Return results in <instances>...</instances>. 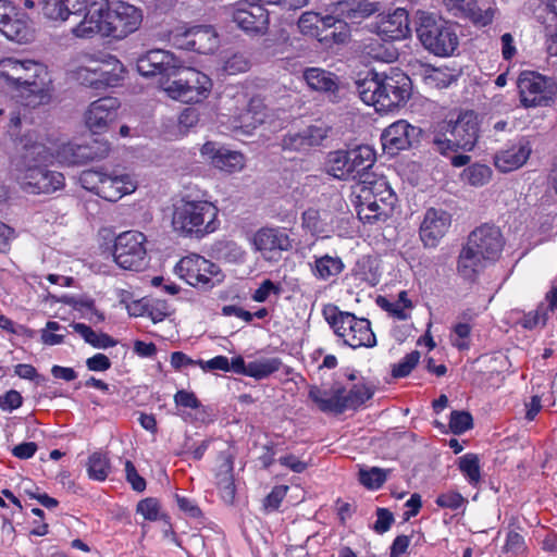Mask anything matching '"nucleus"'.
Segmentation results:
<instances>
[{"label":"nucleus","instance_id":"5","mask_svg":"<svg viewBox=\"0 0 557 557\" xmlns=\"http://www.w3.org/2000/svg\"><path fill=\"white\" fill-rule=\"evenodd\" d=\"M218 215L219 209L213 202L187 196L174 205L172 226L182 236L202 238L218 230Z\"/></svg>","mask_w":557,"mask_h":557},{"label":"nucleus","instance_id":"19","mask_svg":"<svg viewBox=\"0 0 557 557\" xmlns=\"http://www.w3.org/2000/svg\"><path fill=\"white\" fill-rule=\"evenodd\" d=\"M421 134L420 127L413 126L405 120H398L383 131L381 135L383 149L388 154L395 156L417 144Z\"/></svg>","mask_w":557,"mask_h":557},{"label":"nucleus","instance_id":"13","mask_svg":"<svg viewBox=\"0 0 557 557\" xmlns=\"http://www.w3.org/2000/svg\"><path fill=\"white\" fill-rule=\"evenodd\" d=\"M169 40L178 49L212 53L219 47V35L211 25H178L169 32Z\"/></svg>","mask_w":557,"mask_h":557},{"label":"nucleus","instance_id":"60","mask_svg":"<svg viewBox=\"0 0 557 557\" xmlns=\"http://www.w3.org/2000/svg\"><path fill=\"white\" fill-rule=\"evenodd\" d=\"M174 403L177 407L189 409H198L201 406V403L197 398L196 394L186 389H180L176 392L174 395Z\"/></svg>","mask_w":557,"mask_h":557},{"label":"nucleus","instance_id":"62","mask_svg":"<svg viewBox=\"0 0 557 557\" xmlns=\"http://www.w3.org/2000/svg\"><path fill=\"white\" fill-rule=\"evenodd\" d=\"M125 473H126V480L132 485L134 491H136V492L145 491L146 481L141 475H139L134 463L131 460H126V462H125Z\"/></svg>","mask_w":557,"mask_h":557},{"label":"nucleus","instance_id":"32","mask_svg":"<svg viewBox=\"0 0 557 557\" xmlns=\"http://www.w3.org/2000/svg\"><path fill=\"white\" fill-rule=\"evenodd\" d=\"M50 148L52 152L51 159H55L59 163L66 165L84 164L96 158L91 147L87 145L62 143L55 148Z\"/></svg>","mask_w":557,"mask_h":557},{"label":"nucleus","instance_id":"38","mask_svg":"<svg viewBox=\"0 0 557 557\" xmlns=\"http://www.w3.org/2000/svg\"><path fill=\"white\" fill-rule=\"evenodd\" d=\"M326 172L337 180L356 182L348 150L330 152L326 161Z\"/></svg>","mask_w":557,"mask_h":557},{"label":"nucleus","instance_id":"63","mask_svg":"<svg viewBox=\"0 0 557 557\" xmlns=\"http://www.w3.org/2000/svg\"><path fill=\"white\" fill-rule=\"evenodd\" d=\"M272 293L278 295L281 293V287L274 284L271 280H264L252 294V299L258 302H263Z\"/></svg>","mask_w":557,"mask_h":557},{"label":"nucleus","instance_id":"43","mask_svg":"<svg viewBox=\"0 0 557 557\" xmlns=\"http://www.w3.org/2000/svg\"><path fill=\"white\" fill-rule=\"evenodd\" d=\"M64 302L81 312L82 317L92 324H98L104 321V313L96 308L95 300L91 298L70 297L65 298Z\"/></svg>","mask_w":557,"mask_h":557},{"label":"nucleus","instance_id":"57","mask_svg":"<svg viewBox=\"0 0 557 557\" xmlns=\"http://www.w3.org/2000/svg\"><path fill=\"white\" fill-rule=\"evenodd\" d=\"M302 225L312 234L323 233V225L320 216V212L315 209H308L302 213L301 216Z\"/></svg>","mask_w":557,"mask_h":557},{"label":"nucleus","instance_id":"27","mask_svg":"<svg viewBox=\"0 0 557 557\" xmlns=\"http://www.w3.org/2000/svg\"><path fill=\"white\" fill-rule=\"evenodd\" d=\"M445 8L455 16L466 17L475 26L485 27L492 24L496 9H481L476 0H442Z\"/></svg>","mask_w":557,"mask_h":557},{"label":"nucleus","instance_id":"12","mask_svg":"<svg viewBox=\"0 0 557 557\" xmlns=\"http://www.w3.org/2000/svg\"><path fill=\"white\" fill-rule=\"evenodd\" d=\"M178 78L163 84L164 91L182 102H200L208 98L212 89L211 78L191 67H184L176 74Z\"/></svg>","mask_w":557,"mask_h":557},{"label":"nucleus","instance_id":"10","mask_svg":"<svg viewBox=\"0 0 557 557\" xmlns=\"http://www.w3.org/2000/svg\"><path fill=\"white\" fill-rule=\"evenodd\" d=\"M373 391L364 383L355 384L346 393L342 386H333L329 392L311 386L309 397L322 412L343 413L347 409H356L369 400Z\"/></svg>","mask_w":557,"mask_h":557},{"label":"nucleus","instance_id":"35","mask_svg":"<svg viewBox=\"0 0 557 557\" xmlns=\"http://www.w3.org/2000/svg\"><path fill=\"white\" fill-rule=\"evenodd\" d=\"M350 165L355 174L356 183H368L373 178V174L369 170L375 162V152L368 145H361L348 150Z\"/></svg>","mask_w":557,"mask_h":557},{"label":"nucleus","instance_id":"55","mask_svg":"<svg viewBox=\"0 0 557 557\" xmlns=\"http://www.w3.org/2000/svg\"><path fill=\"white\" fill-rule=\"evenodd\" d=\"M249 69V61L243 54H233L223 64V72L227 75L244 73Z\"/></svg>","mask_w":557,"mask_h":557},{"label":"nucleus","instance_id":"51","mask_svg":"<svg viewBox=\"0 0 557 557\" xmlns=\"http://www.w3.org/2000/svg\"><path fill=\"white\" fill-rule=\"evenodd\" d=\"M419 359L420 352L418 350H413L410 354H407L398 363L393 366L392 375L394 377L407 376L418 364Z\"/></svg>","mask_w":557,"mask_h":557},{"label":"nucleus","instance_id":"59","mask_svg":"<svg viewBox=\"0 0 557 557\" xmlns=\"http://www.w3.org/2000/svg\"><path fill=\"white\" fill-rule=\"evenodd\" d=\"M287 491L288 486L286 485L274 486L271 493L264 498V508L270 511L276 510L280 507L282 500L285 498Z\"/></svg>","mask_w":557,"mask_h":557},{"label":"nucleus","instance_id":"6","mask_svg":"<svg viewBox=\"0 0 557 557\" xmlns=\"http://www.w3.org/2000/svg\"><path fill=\"white\" fill-rule=\"evenodd\" d=\"M479 138V123L473 112L461 113L456 121H442L433 138L435 150L443 156L458 150L471 151Z\"/></svg>","mask_w":557,"mask_h":557},{"label":"nucleus","instance_id":"54","mask_svg":"<svg viewBox=\"0 0 557 557\" xmlns=\"http://www.w3.org/2000/svg\"><path fill=\"white\" fill-rule=\"evenodd\" d=\"M61 330H65L62 325H60L55 321H48L46 324V330L41 332V341L44 344L53 346L59 345L64 342L65 334H57L53 332H59Z\"/></svg>","mask_w":557,"mask_h":557},{"label":"nucleus","instance_id":"61","mask_svg":"<svg viewBox=\"0 0 557 557\" xmlns=\"http://www.w3.org/2000/svg\"><path fill=\"white\" fill-rule=\"evenodd\" d=\"M394 523V515L386 508L376 509V521L373 525V530L383 534L387 532Z\"/></svg>","mask_w":557,"mask_h":557},{"label":"nucleus","instance_id":"45","mask_svg":"<svg viewBox=\"0 0 557 557\" xmlns=\"http://www.w3.org/2000/svg\"><path fill=\"white\" fill-rule=\"evenodd\" d=\"M492 169L482 163H473L466 168L460 177L461 181L473 187L486 185L492 178Z\"/></svg>","mask_w":557,"mask_h":557},{"label":"nucleus","instance_id":"30","mask_svg":"<svg viewBox=\"0 0 557 557\" xmlns=\"http://www.w3.org/2000/svg\"><path fill=\"white\" fill-rule=\"evenodd\" d=\"M336 18L334 15L321 16L315 12H304L298 20V28L305 36L317 38L320 42L329 44V35L323 32L332 29L335 26Z\"/></svg>","mask_w":557,"mask_h":557},{"label":"nucleus","instance_id":"3","mask_svg":"<svg viewBox=\"0 0 557 557\" xmlns=\"http://www.w3.org/2000/svg\"><path fill=\"white\" fill-rule=\"evenodd\" d=\"M0 78L14 91L18 103L28 108L48 103L52 79L48 67L37 61L13 57L0 60Z\"/></svg>","mask_w":557,"mask_h":557},{"label":"nucleus","instance_id":"4","mask_svg":"<svg viewBox=\"0 0 557 557\" xmlns=\"http://www.w3.org/2000/svg\"><path fill=\"white\" fill-rule=\"evenodd\" d=\"M360 99L377 112H388L407 102L411 95L410 78L404 73L371 74L356 83Z\"/></svg>","mask_w":557,"mask_h":557},{"label":"nucleus","instance_id":"14","mask_svg":"<svg viewBox=\"0 0 557 557\" xmlns=\"http://www.w3.org/2000/svg\"><path fill=\"white\" fill-rule=\"evenodd\" d=\"M123 65L115 58L108 61L88 60L74 72L75 79L87 87L102 90L114 87L123 79Z\"/></svg>","mask_w":557,"mask_h":557},{"label":"nucleus","instance_id":"7","mask_svg":"<svg viewBox=\"0 0 557 557\" xmlns=\"http://www.w3.org/2000/svg\"><path fill=\"white\" fill-rule=\"evenodd\" d=\"M322 314L334 330V333L349 347L354 349L370 348L376 345V337L368 319L357 318L354 313L341 311L337 306L332 304L323 307Z\"/></svg>","mask_w":557,"mask_h":557},{"label":"nucleus","instance_id":"9","mask_svg":"<svg viewBox=\"0 0 557 557\" xmlns=\"http://www.w3.org/2000/svg\"><path fill=\"white\" fill-rule=\"evenodd\" d=\"M417 35L422 46L438 57H449L458 48L455 26L430 13H421Z\"/></svg>","mask_w":557,"mask_h":557},{"label":"nucleus","instance_id":"44","mask_svg":"<svg viewBox=\"0 0 557 557\" xmlns=\"http://www.w3.org/2000/svg\"><path fill=\"white\" fill-rule=\"evenodd\" d=\"M87 473L89 479L103 482L111 473V463L107 454L95 451L88 457Z\"/></svg>","mask_w":557,"mask_h":557},{"label":"nucleus","instance_id":"26","mask_svg":"<svg viewBox=\"0 0 557 557\" xmlns=\"http://www.w3.org/2000/svg\"><path fill=\"white\" fill-rule=\"evenodd\" d=\"M201 153L210 159L215 169L228 174L240 172L246 165V158L242 152L216 147L211 141L201 147Z\"/></svg>","mask_w":557,"mask_h":557},{"label":"nucleus","instance_id":"18","mask_svg":"<svg viewBox=\"0 0 557 557\" xmlns=\"http://www.w3.org/2000/svg\"><path fill=\"white\" fill-rule=\"evenodd\" d=\"M136 66L145 77L160 75L170 78L180 72L182 62L166 50L154 49L139 57Z\"/></svg>","mask_w":557,"mask_h":557},{"label":"nucleus","instance_id":"49","mask_svg":"<svg viewBox=\"0 0 557 557\" xmlns=\"http://www.w3.org/2000/svg\"><path fill=\"white\" fill-rule=\"evenodd\" d=\"M388 472L389 470L377 467H373L369 470L361 469L359 471V481L367 488L377 490L385 483Z\"/></svg>","mask_w":557,"mask_h":557},{"label":"nucleus","instance_id":"64","mask_svg":"<svg viewBox=\"0 0 557 557\" xmlns=\"http://www.w3.org/2000/svg\"><path fill=\"white\" fill-rule=\"evenodd\" d=\"M22 404L23 397L15 389H10L4 395L0 396V408L3 411H12L14 409H17L22 406Z\"/></svg>","mask_w":557,"mask_h":557},{"label":"nucleus","instance_id":"42","mask_svg":"<svg viewBox=\"0 0 557 557\" xmlns=\"http://www.w3.org/2000/svg\"><path fill=\"white\" fill-rule=\"evenodd\" d=\"M267 113L262 102L258 99H251L248 108L238 116L236 127L242 128L244 133L249 134L265 120Z\"/></svg>","mask_w":557,"mask_h":557},{"label":"nucleus","instance_id":"31","mask_svg":"<svg viewBox=\"0 0 557 557\" xmlns=\"http://www.w3.org/2000/svg\"><path fill=\"white\" fill-rule=\"evenodd\" d=\"M89 0H45L42 12L53 21H66L70 16H81L87 13Z\"/></svg>","mask_w":557,"mask_h":557},{"label":"nucleus","instance_id":"24","mask_svg":"<svg viewBox=\"0 0 557 557\" xmlns=\"http://www.w3.org/2000/svg\"><path fill=\"white\" fill-rule=\"evenodd\" d=\"M330 127L324 124L310 125L307 128L284 136L282 147L284 150L308 152L319 147L326 138Z\"/></svg>","mask_w":557,"mask_h":557},{"label":"nucleus","instance_id":"48","mask_svg":"<svg viewBox=\"0 0 557 557\" xmlns=\"http://www.w3.org/2000/svg\"><path fill=\"white\" fill-rule=\"evenodd\" d=\"M282 361L280 358H267L248 362V376L262 380L280 370Z\"/></svg>","mask_w":557,"mask_h":557},{"label":"nucleus","instance_id":"46","mask_svg":"<svg viewBox=\"0 0 557 557\" xmlns=\"http://www.w3.org/2000/svg\"><path fill=\"white\" fill-rule=\"evenodd\" d=\"M458 469L470 485L476 486L481 482L480 458L476 454L468 453L459 457Z\"/></svg>","mask_w":557,"mask_h":557},{"label":"nucleus","instance_id":"8","mask_svg":"<svg viewBox=\"0 0 557 557\" xmlns=\"http://www.w3.org/2000/svg\"><path fill=\"white\" fill-rule=\"evenodd\" d=\"M78 181L84 189L108 201H117L137 188L134 175L117 171L109 173L103 168L83 171Z\"/></svg>","mask_w":557,"mask_h":557},{"label":"nucleus","instance_id":"16","mask_svg":"<svg viewBox=\"0 0 557 557\" xmlns=\"http://www.w3.org/2000/svg\"><path fill=\"white\" fill-rule=\"evenodd\" d=\"M0 33L17 44L30 42L35 36L27 13L10 0H0Z\"/></svg>","mask_w":557,"mask_h":557},{"label":"nucleus","instance_id":"21","mask_svg":"<svg viewBox=\"0 0 557 557\" xmlns=\"http://www.w3.org/2000/svg\"><path fill=\"white\" fill-rule=\"evenodd\" d=\"M120 101L113 97H103L95 100L85 112V123L95 134L103 133L116 121Z\"/></svg>","mask_w":557,"mask_h":557},{"label":"nucleus","instance_id":"2","mask_svg":"<svg viewBox=\"0 0 557 557\" xmlns=\"http://www.w3.org/2000/svg\"><path fill=\"white\" fill-rule=\"evenodd\" d=\"M143 22L139 9L126 3L109 0H89L88 11L73 28L78 38H91L97 34L122 39L137 30Z\"/></svg>","mask_w":557,"mask_h":557},{"label":"nucleus","instance_id":"15","mask_svg":"<svg viewBox=\"0 0 557 557\" xmlns=\"http://www.w3.org/2000/svg\"><path fill=\"white\" fill-rule=\"evenodd\" d=\"M147 238L138 231L120 234L114 242L113 258L116 264L125 270L139 271L147 264Z\"/></svg>","mask_w":557,"mask_h":557},{"label":"nucleus","instance_id":"47","mask_svg":"<svg viewBox=\"0 0 557 557\" xmlns=\"http://www.w3.org/2000/svg\"><path fill=\"white\" fill-rule=\"evenodd\" d=\"M379 304L384 310L400 321L407 320L410 317L409 310L413 307L406 290H401L398 294L396 301L391 302L382 298L379 300Z\"/></svg>","mask_w":557,"mask_h":557},{"label":"nucleus","instance_id":"58","mask_svg":"<svg viewBox=\"0 0 557 557\" xmlns=\"http://www.w3.org/2000/svg\"><path fill=\"white\" fill-rule=\"evenodd\" d=\"M159 502L152 497L143 499L137 505V512L143 515L146 520L156 521L159 518Z\"/></svg>","mask_w":557,"mask_h":557},{"label":"nucleus","instance_id":"56","mask_svg":"<svg viewBox=\"0 0 557 557\" xmlns=\"http://www.w3.org/2000/svg\"><path fill=\"white\" fill-rule=\"evenodd\" d=\"M435 503L441 508L456 510L459 509L466 503V499L460 493L450 491L440 494L436 497Z\"/></svg>","mask_w":557,"mask_h":557},{"label":"nucleus","instance_id":"23","mask_svg":"<svg viewBox=\"0 0 557 557\" xmlns=\"http://www.w3.org/2000/svg\"><path fill=\"white\" fill-rule=\"evenodd\" d=\"M451 223L450 214L444 210L430 208L420 226V238L425 247H436Z\"/></svg>","mask_w":557,"mask_h":557},{"label":"nucleus","instance_id":"11","mask_svg":"<svg viewBox=\"0 0 557 557\" xmlns=\"http://www.w3.org/2000/svg\"><path fill=\"white\" fill-rule=\"evenodd\" d=\"M174 271L188 285L201 290H210L224 280L220 267L198 253L183 257L176 263Z\"/></svg>","mask_w":557,"mask_h":557},{"label":"nucleus","instance_id":"17","mask_svg":"<svg viewBox=\"0 0 557 557\" xmlns=\"http://www.w3.org/2000/svg\"><path fill=\"white\" fill-rule=\"evenodd\" d=\"M517 85L520 101L525 108L547 106L555 94L552 79L535 72H522Z\"/></svg>","mask_w":557,"mask_h":557},{"label":"nucleus","instance_id":"36","mask_svg":"<svg viewBox=\"0 0 557 557\" xmlns=\"http://www.w3.org/2000/svg\"><path fill=\"white\" fill-rule=\"evenodd\" d=\"M484 261L487 260L467 243L458 257V273L465 280L473 281L478 273L484 268Z\"/></svg>","mask_w":557,"mask_h":557},{"label":"nucleus","instance_id":"52","mask_svg":"<svg viewBox=\"0 0 557 557\" xmlns=\"http://www.w3.org/2000/svg\"><path fill=\"white\" fill-rule=\"evenodd\" d=\"M473 426L472 416L467 411H453L449 429L454 434H462Z\"/></svg>","mask_w":557,"mask_h":557},{"label":"nucleus","instance_id":"53","mask_svg":"<svg viewBox=\"0 0 557 557\" xmlns=\"http://www.w3.org/2000/svg\"><path fill=\"white\" fill-rule=\"evenodd\" d=\"M454 337L451 343L458 349L469 348V336L471 334V325L468 322H458L453 327Z\"/></svg>","mask_w":557,"mask_h":557},{"label":"nucleus","instance_id":"40","mask_svg":"<svg viewBox=\"0 0 557 557\" xmlns=\"http://www.w3.org/2000/svg\"><path fill=\"white\" fill-rule=\"evenodd\" d=\"M344 262L339 257L324 255L314 257L311 271L318 280L329 281L339 275L344 271Z\"/></svg>","mask_w":557,"mask_h":557},{"label":"nucleus","instance_id":"22","mask_svg":"<svg viewBox=\"0 0 557 557\" xmlns=\"http://www.w3.org/2000/svg\"><path fill=\"white\" fill-rule=\"evenodd\" d=\"M233 21L249 34L262 35L269 25V13L262 4L240 1L233 11Z\"/></svg>","mask_w":557,"mask_h":557},{"label":"nucleus","instance_id":"41","mask_svg":"<svg viewBox=\"0 0 557 557\" xmlns=\"http://www.w3.org/2000/svg\"><path fill=\"white\" fill-rule=\"evenodd\" d=\"M336 11L348 20L356 21L376 12L377 5L376 2L371 0H339L336 3Z\"/></svg>","mask_w":557,"mask_h":557},{"label":"nucleus","instance_id":"29","mask_svg":"<svg viewBox=\"0 0 557 557\" xmlns=\"http://www.w3.org/2000/svg\"><path fill=\"white\" fill-rule=\"evenodd\" d=\"M377 33L386 40H401L410 35L409 15L403 8L382 16L377 24Z\"/></svg>","mask_w":557,"mask_h":557},{"label":"nucleus","instance_id":"20","mask_svg":"<svg viewBox=\"0 0 557 557\" xmlns=\"http://www.w3.org/2000/svg\"><path fill=\"white\" fill-rule=\"evenodd\" d=\"M467 243L487 261H495L503 251L505 239L498 226L485 223L470 233Z\"/></svg>","mask_w":557,"mask_h":557},{"label":"nucleus","instance_id":"1","mask_svg":"<svg viewBox=\"0 0 557 557\" xmlns=\"http://www.w3.org/2000/svg\"><path fill=\"white\" fill-rule=\"evenodd\" d=\"M18 154L13 160L23 188L34 194L54 193L64 186V176L44 164L51 160V148L36 129L24 133L17 141Z\"/></svg>","mask_w":557,"mask_h":557},{"label":"nucleus","instance_id":"33","mask_svg":"<svg viewBox=\"0 0 557 557\" xmlns=\"http://www.w3.org/2000/svg\"><path fill=\"white\" fill-rule=\"evenodd\" d=\"M221 463L215 473L216 486L221 498L232 504L235 498L236 487L234 481V457L230 453L220 454Z\"/></svg>","mask_w":557,"mask_h":557},{"label":"nucleus","instance_id":"39","mask_svg":"<svg viewBox=\"0 0 557 557\" xmlns=\"http://www.w3.org/2000/svg\"><path fill=\"white\" fill-rule=\"evenodd\" d=\"M354 193H358L361 196H367L370 198L369 200H374L375 202L382 203L381 198H383V191L387 194L384 198H392L391 201V210L394 209L397 197L393 189L389 187L388 183L384 180H370L368 183H356L352 187Z\"/></svg>","mask_w":557,"mask_h":557},{"label":"nucleus","instance_id":"28","mask_svg":"<svg viewBox=\"0 0 557 557\" xmlns=\"http://www.w3.org/2000/svg\"><path fill=\"white\" fill-rule=\"evenodd\" d=\"M387 194L383 191V197ZM352 203L355 205L357 215L363 223L373 224L376 222L386 221L392 214L391 201L392 198H381L382 203L369 200L367 196H361L352 191Z\"/></svg>","mask_w":557,"mask_h":557},{"label":"nucleus","instance_id":"34","mask_svg":"<svg viewBox=\"0 0 557 557\" xmlns=\"http://www.w3.org/2000/svg\"><path fill=\"white\" fill-rule=\"evenodd\" d=\"M255 247L265 253L288 250L292 247L289 236L280 228L263 227L253 236Z\"/></svg>","mask_w":557,"mask_h":557},{"label":"nucleus","instance_id":"50","mask_svg":"<svg viewBox=\"0 0 557 557\" xmlns=\"http://www.w3.org/2000/svg\"><path fill=\"white\" fill-rule=\"evenodd\" d=\"M334 12L337 13V16H335L336 24L335 26H332V28L334 29L323 32V35H329V42L332 41L333 44L339 45L346 42L349 39L350 30L347 23L344 21V18L347 17L343 16L341 12L336 11V9L334 10Z\"/></svg>","mask_w":557,"mask_h":557},{"label":"nucleus","instance_id":"25","mask_svg":"<svg viewBox=\"0 0 557 557\" xmlns=\"http://www.w3.org/2000/svg\"><path fill=\"white\" fill-rule=\"evenodd\" d=\"M532 152V145L527 137H520L506 149L497 151L494 156L495 168L508 173L521 168Z\"/></svg>","mask_w":557,"mask_h":557},{"label":"nucleus","instance_id":"37","mask_svg":"<svg viewBox=\"0 0 557 557\" xmlns=\"http://www.w3.org/2000/svg\"><path fill=\"white\" fill-rule=\"evenodd\" d=\"M302 76L308 87L312 90L334 94L338 89L337 77L323 69H306Z\"/></svg>","mask_w":557,"mask_h":557}]
</instances>
